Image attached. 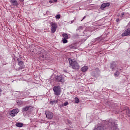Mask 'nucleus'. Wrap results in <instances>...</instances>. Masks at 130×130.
Listing matches in <instances>:
<instances>
[{
  "label": "nucleus",
  "instance_id": "obj_18",
  "mask_svg": "<svg viewBox=\"0 0 130 130\" xmlns=\"http://www.w3.org/2000/svg\"><path fill=\"white\" fill-rule=\"evenodd\" d=\"M75 103H79L80 101V100H79L78 98H75Z\"/></svg>",
  "mask_w": 130,
  "mask_h": 130
},
{
  "label": "nucleus",
  "instance_id": "obj_6",
  "mask_svg": "<svg viewBox=\"0 0 130 130\" xmlns=\"http://www.w3.org/2000/svg\"><path fill=\"white\" fill-rule=\"evenodd\" d=\"M130 35V28L126 29L123 33L122 34L121 36L124 37V36H128Z\"/></svg>",
  "mask_w": 130,
  "mask_h": 130
},
{
  "label": "nucleus",
  "instance_id": "obj_33",
  "mask_svg": "<svg viewBox=\"0 0 130 130\" xmlns=\"http://www.w3.org/2000/svg\"><path fill=\"white\" fill-rule=\"evenodd\" d=\"M71 23H73V21H72Z\"/></svg>",
  "mask_w": 130,
  "mask_h": 130
},
{
  "label": "nucleus",
  "instance_id": "obj_10",
  "mask_svg": "<svg viewBox=\"0 0 130 130\" xmlns=\"http://www.w3.org/2000/svg\"><path fill=\"white\" fill-rule=\"evenodd\" d=\"M88 68L87 66H84L81 69V71L83 73H85V72H87V71H88Z\"/></svg>",
  "mask_w": 130,
  "mask_h": 130
},
{
  "label": "nucleus",
  "instance_id": "obj_4",
  "mask_svg": "<svg viewBox=\"0 0 130 130\" xmlns=\"http://www.w3.org/2000/svg\"><path fill=\"white\" fill-rule=\"evenodd\" d=\"M110 68L111 69L112 71H115L116 70L118 69V66L116 64V63L113 62V63H111Z\"/></svg>",
  "mask_w": 130,
  "mask_h": 130
},
{
  "label": "nucleus",
  "instance_id": "obj_34",
  "mask_svg": "<svg viewBox=\"0 0 130 130\" xmlns=\"http://www.w3.org/2000/svg\"><path fill=\"white\" fill-rule=\"evenodd\" d=\"M129 52H130V51H129Z\"/></svg>",
  "mask_w": 130,
  "mask_h": 130
},
{
  "label": "nucleus",
  "instance_id": "obj_31",
  "mask_svg": "<svg viewBox=\"0 0 130 130\" xmlns=\"http://www.w3.org/2000/svg\"><path fill=\"white\" fill-rule=\"evenodd\" d=\"M54 2H55V3H56V2H57V0H53Z\"/></svg>",
  "mask_w": 130,
  "mask_h": 130
},
{
  "label": "nucleus",
  "instance_id": "obj_28",
  "mask_svg": "<svg viewBox=\"0 0 130 130\" xmlns=\"http://www.w3.org/2000/svg\"><path fill=\"white\" fill-rule=\"evenodd\" d=\"M123 15H124V13L122 12V13H121L122 17L123 16Z\"/></svg>",
  "mask_w": 130,
  "mask_h": 130
},
{
  "label": "nucleus",
  "instance_id": "obj_27",
  "mask_svg": "<svg viewBox=\"0 0 130 130\" xmlns=\"http://www.w3.org/2000/svg\"><path fill=\"white\" fill-rule=\"evenodd\" d=\"M19 1H20L21 3H23V2H24V0H19Z\"/></svg>",
  "mask_w": 130,
  "mask_h": 130
},
{
  "label": "nucleus",
  "instance_id": "obj_12",
  "mask_svg": "<svg viewBox=\"0 0 130 130\" xmlns=\"http://www.w3.org/2000/svg\"><path fill=\"white\" fill-rule=\"evenodd\" d=\"M10 2L12 4L13 6L18 5V2L17 1V0H12V1H10Z\"/></svg>",
  "mask_w": 130,
  "mask_h": 130
},
{
  "label": "nucleus",
  "instance_id": "obj_26",
  "mask_svg": "<svg viewBox=\"0 0 130 130\" xmlns=\"http://www.w3.org/2000/svg\"><path fill=\"white\" fill-rule=\"evenodd\" d=\"M49 3H50L51 4L53 3V1H52V0H50L49 1Z\"/></svg>",
  "mask_w": 130,
  "mask_h": 130
},
{
  "label": "nucleus",
  "instance_id": "obj_19",
  "mask_svg": "<svg viewBox=\"0 0 130 130\" xmlns=\"http://www.w3.org/2000/svg\"><path fill=\"white\" fill-rule=\"evenodd\" d=\"M67 39H62L63 43H68V40Z\"/></svg>",
  "mask_w": 130,
  "mask_h": 130
},
{
  "label": "nucleus",
  "instance_id": "obj_2",
  "mask_svg": "<svg viewBox=\"0 0 130 130\" xmlns=\"http://www.w3.org/2000/svg\"><path fill=\"white\" fill-rule=\"evenodd\" d=\"M53 91H54V94L57 95V96H59L60 95V86H55L53 88Z\"/></svg>",
  "mask_w": 130,
  "mask_h": 130
},
{
  "label": "nucleus",
  "instance_id": "obj_17",
  "mask_svg": "<svg viewBox=\"0 0 130 130\" xmlns=\"http://www.w3.org/2000/svg\"><path fill=\"white\" fill-rule=\"evenodd\" d=\"M61 76H58L57 77V78H56V81L57 82H60V79H61Z\"/></svg>",
  "mask_w": 130,
  "mask_h": 130
},
{
  "label": "nucleus",
  "instance_id": "obj_22",
  "mask_svg": "<svg viewBox=\"0 0 130 130\" xmlns=\"http://www.w3.org/2000/svg\"><path fill=\"white\" fill-rule=\"evenodd\" d=\"M56 19H60V15L58 14L55 16Z\"/></svg>",
  "mask_w": 130,
  "mask_h": 130
},
{
  "label": "nucleus",
  "instance_id": "obj_30",
  "mask_svg": "<svg viewBox=\"0 0 130 130\" xmlns=\"http://www.w3.org/2000/svg\"><path fill=\"white\" fill-rule=\"evenodd\" d=\"M116 21H117V22H119V19H116Z\"/></svg>",
  "mask_w": 130,
  "mask_h": 130
},
{
  "label": "nucleus",
  "instance_id": "obj_35",
  "mask_svg": "<svg viewBox=\"0 0 130 130\" xmlns=\"http://www.w3.org/2000/svg\"><path fill=\"white\" fill-rule=\"evenodd\" d=\"M129 52H130V51H129Z\"/></svg>",
  "mask_w": 130,
  "mask_h": 130
},
{
  "label": "nucleus",
  "instance_id": "obj_9",
  "mask_svg": "<svg viewBox=\"0 0 130 130\" xmlns=\"http://www.w3.org/2000/svg\"><path fill=\"white\" fill-rule=\"evenodd\" d=\"M110 6V3H104L101 6L102 9H104L106 8V7H109Z\"/></svg>",
  "mask_w": 130,
  "mask_h": 130
},
{
  "label": "nucleus",
  "instance_id": "obj_11",
  "mask_svg": "<svg viewBox=\"0 0 130 130\" xmlns=\"http://www.w3.org/2000/svg\"><path fill=\"white\" fill-rule=\"evenodd\" d=\"M16 126H17V127H23V125H24V124L20 122H17L15 124Z\"/></svg>",
  "mask_w": 130,
  "mask_h": 130
},
{
  "label": "nucleus",
  "instance_id": "obj_29",
  "mask_svg": "<svg viewBox=\"0 0 130 130\" xmlns=\"http://www.w3.org/2000/svg\"><path fill=\"white\" fill-rule=\"evenodd\" d=\"M84 19H86V16H84V17H83V19L81 20V21H83V20H84Z\"/></svg>",
  "mask_w": 130,
  "mask_h": 130
},
{
  "label": "nucleus",
  "instance_id": "obj_23",
  "mask_svg": "<svg viewBox=\"0 0 130 130\" xmlns=\"http://www.w3.org/2000/svg\"><path fill=\"white\" fill-rule=\"evenodd\" d=\"M24 63H23V61H19V62H18V64H19V66H23V64Z\"/></svg>",
  "mask_w": 130,
  "mask_h": 130
},
{
  "label": "nucleus",
  "instance_id": "obj_20",
  "mask_svg": "<svg viewBox=\"0 0 130 130\" xmlns=\"http://www.w3.org/2000/svg\"><path fill=\"white\" fill-rule=\"evenodd\" d=\"M64 79L62 77H61V79L59 82H61V83H64Z\"/></svg>",
  "mask_w": 130,
  "mask_h": 130
},
{
  "label": "nucleus",
  "instance_id": "obj_24",
  "mask_svg": "<svg viewBox=\"0 0 130 130\" xmlns=\"http://www.w3.org/2000/svg\"><path fill=\"white\" fill-rule=\"evenodd\" d=\"M67 105H69V102H66L63 104V106H67Z\"/></svg>",
  "mask_w": 130,
  "mask_h": 130
},
{
  "label": "nucleus",
  "instance_id": "obj_3",
  "mask_svg": "<svg viewBox=\"0 0 130 130\" xmlns=\"http://www.w3.org/2000/svg\"><path fill=\"white\" fill-rule=\"evenodd\" d=\"M45 114L48 119H52V118L53 117V113L49 111H46Z\"/></svg>",
  "mask_w": 130,
  "mask_h": 130
},
{
  "label": "nucleus",
  "instance_id": "obj_5",
  "mask_svg": "<svg viewBox=\"0 0 130 130\" xmlns=\"http://www.w3.org/2000/svg\"><path fill=\"white\" fill-rule=\"evenodd\" d=\"M57 28V25L55 23L51 24V32L54 33L56 31V28Z\"/></svg>",
  "mask_w": 130,
  "mask_h": 130
},
{
  "label": "nucleus",
  "instance_id": "obj_14",
  "mask_svg": "<svg viewBox=\"0 0 130 130\" xmlns=\"http://www.w3.org/2000/svg\"><path fill=\"white\" fill-rule=\"evenodd\" d=\"M57 102H58V100L51 101L50 104H51V105H53V104H56Z\"/></svg>",
  "mask_w": 130,
  "mask_h": 130
},
{
  "label": "nucleus",
  "instance_id": "obj_13",
  "mask_svg": "<svg viewBox=\"0 0 130 130\" xmlns=\"http://www.w3.org/2000/svg\"><path fill=\"white\" fill-rule=\"evenodd\" d=\"M29 108H30V106H26V107H25L22 109V111L23 112L28 111V110H29Z\"/></svg>",
  "mask_w": 130,
  "mask_h": 130
},
{
  "label": "nucleus",
  "instance_id": "obj_32",
  "mask_svg": "<svg viewBox=\"0 0 130 130\" xmlns=\"http://www.w3.org/2000/svg\"><path fill=\"white\" fill-rule=\"evenodd\" d=\"M43 52H45V51H43Z\"/></svg>",
  "mask_w": 130,
  "mask_h": 130
},
{
  "label": "nucleus",
  "instance_id": "obj_7",
  "mask_svg": "<svg viewBox=\"0 0 130 130\" xmlns=\"http://www.w3.org/2000/svg\"><path fill=\"white\" fill-rule=\"evenodd\" d=\"M19 111H18V109H13L10 113L11 116H15L16 114H17Z\"/></svg>",
  "mask_w": 130,
  "mask_h": 130
},
{
  "label": "nucleus",
  "instance_id": "obj_25",
  "mask_svg": "<svg viewBox=\"0 0 130 130\" xmlns=\"http://www.w3.org/2000/svg\"><path fill=\"white\" fill-rule=\"evenodd\" d=\"M82 28H83V27L80 26L79 27L78 29H77V30H80V29H82Z\"/></svg>",
  "mask_w": 130,
  "mask_h": 130
},
{
  "label": "nucleus",
  "instance_id": "obj_16",
  "mask_svg": "<svg viewBox=\"0 0 130 130\" xmlns=\"http://www.w3.org/2000/svg\"><path fill=\"white\" fill-rule=\"evenodd\" d=\"M114 76L115 77H118V76H119V72H118V71H116L114 73Z\"/></svg>",
  "mask_w": 130,
  "mask_h": 130
},
{
  "label": "nucleus",
  "instance_id": "obj_21",
  "mask_svg": "<svg viewBox=\"0 0 130 130\" xmlns=\"http://www.w3.org/2000/svg\"><path fill=\"white\" fill-rule=\"evenodd\" d=\"M112 129H113V130H118L116 125H115L114 126H113V128H112Z\"/></svg>",
  "mask_w": 130,
  "mask_h": 130
},
{
  "label": "nucleus",
  "instance_id": "obj_1",
  "mask_svg": "<svg viewBox=\"0 0 130 130\" xmlns=\"http://www.w3.org/2000/svg\"><path fill=\"white\" fill-rule=\"evenodd\" d=\"M69 61L72 69H74V70H78V69L80 68V66H79V64H78V62H77V61L71 58L69 59Z\"/></svg>",
  "mask_w": 130,
  "mask_h": 130
},
{
  "label": "nucleus",
  "instance_id": "obj_8",
  "mask_svg": "<svg viewBox=\"0 0 130 130\" xmlns=\"http://www.w3.org/2000/svg\"><path fill=\"white\" fill-rule=\"evenodd\" d=\"M41 56L44 59L47 60L49 58V54L43 53Z\"/></svg>",
  "mask_w": 130,
  "mask_h": 130
},
{
  "label": "nucleus",
  "instance_id": "obj_15",
  "mask_svg": "<svg viewBox=\"0 0 130 130\" xmlns=\"http://www.w3.org/2000/svg\"><path fill=\"white\" fill-rule=\"evenodd\" d=\"M62 36L63 37V39H69V36L67 34H63Z\"/></svg>",
  "mask_w": 130,
  "mask_h": 130
}]
</instances>
